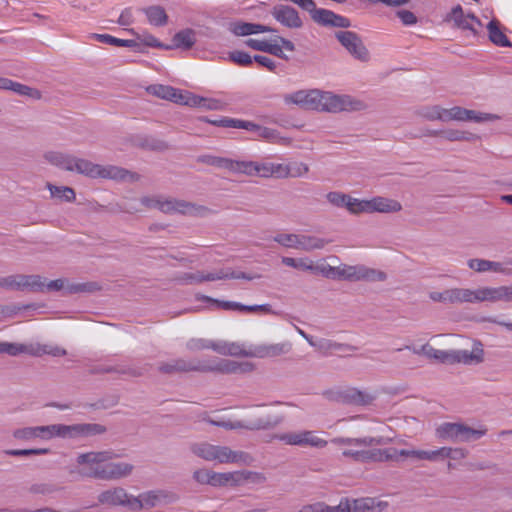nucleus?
Here are the masks:
<instances>
[{
    "instance_id": "1",
    "label": "nucleus",
    "mask_w": 512,
    "mask_h": 512,
    "mask_svg": "<svg viewBox=\"0 0 512 512\" xmlns=\"http://www.w3.org/2000/svg\"><path fill=\"white\" fill-rule=\"evenodd\" d=\"M330 442L339 447L343 458L353 462L378 463L396 459L395 448H376L386 443L383 437H335Z\"/></svg>"
},
{
    "instance_id": "2",
    "label": "nucleus",
    "mask_w": 512,
    "mask_h": 512,
    "mask_svg": "<svg viewBox=\"0 0 512 512\" xmlns=\"http://www.w3.org/2000/svg\"><path fill=\"white\" fill-rule=\"evenodd\" d=\"M114 453L110 451L88 452L79 454L76 462L83 466L79 474L87 478L105 481L119 480L130 476L134 466L128 462H112Z\"/></svg>"
},
{
    "instance_id": "3",
    "label": "nucleus",
    "mask_w": 512,
    "mask_h": 512,
    "mask_svg": "<svg viewBox=\"0 0 512 512\" xmlns=\"http://www.w3.org/2000/svg\"><path fill=\"white\" fill-rule=\"evenodd\" d=\"M105 428L96 423H79L73 425L52 424L46 426L24 427L13 431V437L18 440L29 441L40 438L49 440L54 437L63 439H82L101 434Z\"/></svg>"
},
{
    "instance_id": "4",
    "label": "nucleus",
    "mask_w": 512,
    "mask_h": 512,
    "mask_svg": "<svg viewBox=\"0 0 512 512\" xmlns=\"http://www.w3.org/2000/svg\"><path fill=\"white\" fill-rule=\"evenodd\" d=\"M159 371L165 374L183 373V372H220L235 373L240 369V364L231 360L219 361H201L197 359H171L160 363Z\"/></svg>"
},
{
    "instance_id": "5",
    "label": "nucleus",
    "mask_w": 512,
    "mask_h": 512,
    "mask_svg": "<svg viewBox=\"0 0 512 512\" xmlns=\"http://www.w3.org/2000/svg\"><path fill=\"white\" fill-rule=\"evenodd\" d=\"M5 353L10 356H17L20 354H27L34 357H41L43 355H51L53 357H61L67 354V351L57 345L41 344V343H10L0 342V354Z\"/></svg>"
},
{
    "instance_id": "6",
    "label": "nucleus",
    "mask_w": 512,
    "mask_h": 512,
    "mask_svg": "<svg viewBox=\"0 0 512 512\" xmlns=\"http://www.w3.org/2000/svg\"><path fill=\"white\" fill-rule=\"evenodd\" d=\"M485 434V429H474L462 423L451 422L442 423L435 430L438 439L453 443L475 441Z\"/></svg>"
},
{
    "instance_id": "7",
    "label": "nucleus",
    "mask_w": 512,
    "mask_h": 512,
    "mask_svg": "<svg viewBox=\"0 0 512 512\" xmlns=\"http://www.w3.org/2000/svg\"><path fill=\"white\" fill-rule=\"evenodd\" d=\"M317 111L339 113L342 111H357L363 108V103L349 95H337L332 92L320 91Z\"/></svg>"
},
{
    "instance_id": "8",
    "label": "nucleus",
    "mask_w": 512,
    "mask_h": 512,
    "mask_svg": "<svg viewBox=\"0 0 512 512\" xmlns=\"http://www.w3.org/2000/svg\"><path fill=\"white\" fill-rule=\"evenodd\" d=\"M74 171L92 178L100 177L114 180H125L131 176L127 170L122 168L116 166H100L78 157L75 162Z\"/></svg>"
},
{
    "instance_id": "9",
    "label": "nucleus",
    "mask_w": 512,
    "mask_h": 512,
    "mask_svg": "<svg viewBox=\"0 0 512 512\" xmlns=\"http://www.w3.org/2000/svg\"><path fill=\"white\" fill-rule=\"evenodd\" d=\"M178 499V496L168 490L155 489L140 493L134 496L130 502V511L138 512L143 509H151L162 504L173 503Z\"/></svg>"
},
{
    "instance_id": "10",
    "label": "nucleus",
    "mask_w": 512,
    "mask_h": 512,
    "mask_svg": "<svg viewBox=\"0 0 512 512\" xmlns=\"http://www.w3.org/2000/svg\"><path fill=\"white\" fill-rule=\"evenodd\" d=\"M148 93L161 99L169 100L177 104L188 106L201 105L202 97L196 96L190 92H183L168 85L154 84L147 88Z\"/></svg>"
},
{
    "instance_id": "11",
    "label": "nucleus",
    "mask_w": 512,
    "mask_h": 512,
    "mask_svg": "<svg viewBox=\"0 0 512 512\" xmlns=\"http://www.w3.org/2000/svg\"><path fill=\"white\" fill-rule=\"evenodd\" d=\"M140 201L148 208L157 209L168 214H191L194 210V206L189 202L163 196L143 197Z\"/></svg>"
},
{
    "instance_id": "12",
    "label": "nucleus",
    "mask_w": 512,
    "mask_h": 512,
    "mask_svg": "<svg viewBox=\"0 0 512 512\" xmlns=\"http://www.w3.org/2000/svg\"><path fill=\"white\" fill-rule=\"evenodd\" d=\"M0 288L44 292V281L39 275H9L0 277Z\"/></svg>"
},
{
    "instance_id": "13",
    "label": "nucleus",
    "mask_w": 512,
    "mask_h": 512,
    "mask_svg": "<svg viewBox=\"0 0 512 512\" xmlns=\"http://www.w3.org/2000/svg\"><path fill=\"white\" fill-rule=\"evenodd\" d=\"M325 396L327 399L338 403L361 406L369 405L374 400V396L370 393L353 387L327 391L325 392Z\"/></svg>"
},
{
    "instance_id": "14",
    "label": "nucleus",
    "mask_w": 512,
    "mask_h": 512,
    "mask_svg": "<svg viewBox=\"0 0 512 512\" xmlns=\"http://www.w3.org/2000/svg\"><path fill=\"white\" fill-rule=\"evenodd\" d=\"M337 279L348 281H382L385 279V274L381 271L367 268L364 265H340L336 271Z\"/></svg>"
},
{
    "instance_id": "15",
    "label": "nucleus",
    "mask_w": 512,
    "mask_h": 512,
    "mask_svg": "<svg viewBox=\"0 0 512 512\" xmlns=\"http://www.w3.org/2000/svg\"><path fill=\"white\" fill-rule=\"evenodd\" d=\"M335 37L355 59L361 62L369 61V51L358 34L352 31H337Z\"/></svg>"
},
{
    "instance_id": "16",
    "label": "nucleus",
    "mask_w": 512,
    "mask_h": 512,
    "mask_svg": "<svg viewBox=\"0 0 512 512\" xmlns=\"http://www.w3.org/2000/svg\"><path fill=\"white\" fill-rule=\"evenodd\" d=\"M253 461L252 456L244 451H235L228 446H212L211 462L219 464H243L249 465Z\"/></svg>"
},
{
    "instance_id": "17",
    "label": "nucleus",
    "mask_w": 512,
    "mask_h": 512,
    "mask_svg": "<svg viewBox=\"0 0 512 512\" xmlns=\"http://www.w3.org/2000/svg\"><path fill=\"white\" fill-rule=\"evenodd\" d=\"M44 281V291H60L64 290L65 294H76L81 292H93L99 289V286L95 282L86 283H69L64 279H56L46 282Z\"/></svg>"
},
{
    "instance_id": "18",
    "label": "nucleus",
    "mask_w": 512,
    "mask_h": 512,
    "mask_svg": "<svg viewBox=\"0 0 512 512\" xmlns=\"http://www.w3.org/2000/svg\"><path fill=\"white\" fill-rule=\"evenodd\" d=\"M133 495L129 494L122 487H113L102 491L97 499L102 505L107 506H123L130 510V502H132Z\"/></svg>"
},
{
    "instance_id": "19",
    "label": "nucleus",
    "mask_w": 512,
    "mask_h": 512,
    "mask_svg": "<svg viewBox=\"0 0 512 512\" xmlns=\"http://www.w3.org/2000/svg\"><path fill=\"white\" fill-rule=\"evenodd\" d=\"M478 299L481 302H512V285L498 287L482 286L478 287Z\"/></svg>"
},
{
    "instance_id": "20",
    "label": "nucleus",
    "mask_w": 512,
    "mask_h": 512,
    "mask_svg": "<svg viewBox=\"0 0 512 512\" xmlns=\"http://www.w3.org/2000/svg\"><path fill=\"white\" fill-rule=\"evenodd\" d=\"M320 91L318 89L299 90L285 97L286 103H293L305 109L317 110Z\"/></svg>"
},
{
    "instance_id": "21",
    "label": "nucleus",
    "mask_w": 512,
    "mask_h": 512,
    "mask_svg": "<svg viewBox=\"0 0 512 512\" xmlns=\"http://www.w3.org/2000/svg\"><path fill=\"white\" fill-rule=\"evenodd\" d=\"M271 14L279 23L288 28H300L303 24L298 12L290 6H276Z\"/></svg>"
},
{
    "instance_id": "22",
    "label": "nucleus",
    "mask_w": 512,
    "mask_h": 512,
    "mask_svg": "<svg viewBox=\"0 0 512 512\" xmlns=\"http://www.w3.org/2000/svg\"><path fill=\"white\" fill-rule=\"evenodd\" d=\"M451 19L458 28L469 30L473 34L477 33L475 25L481 26V21L474 14H464L460 5L454 7L451 11Z\"/></svg>"
},
{
    "instance_id": "23",
    "label": "nucleus",
    "mask_w": 512,
    "mask_h": 512,
    "mask_svg": "<svg viewBox=\"0 0 512 512\" xmlns=\"http://www.w3.org/2000/svg\"><path fill=\"white\" fill-rule=\"evenodd\" d=\"M237 173L268 178L271 177L270 162L238 161Z\"/></svg>"
},
{
    "instance_id": "24",
    "label": "nucleus",
    "mask_w": 512,
    "mask_h": 512,
    "mask_svg": "<svg viewBox=\"0 0 512 512\" xmlns=\"http://www.w3.org/2000/svg\"><path fill=\"white\" fill-rule=\"evenodd\" d=\"M467 265L470 269L478 272H494L500 274H509V270L504 266L503 263L497 261H491L486 259H469Z\"/></svg>"
},
{
    "instance_id": "25",
    "label": "nucleus",
    "mask_w": 512,
    "mask_h": 512,
    "mask_svg": "<svg viewBox=\"0 0 512 512\" xmlns=\"http://www.w3.org/2000/svg\"><path fill=\"white\" fill-rule=\"evenodd\" d=\"M261 276L258 274H247L241 271H234L231 268H222L220 270L205 273V281H216V280H224V279H244V280H254L259 279Z\"/></svg>"
},
{
    "instance_id": "26",
    "label": "nucleus",
    "mask_w": 512,
    "mask_h": 512,
    "mask_svg": "<svg viewBox=\"0 0 512 512\" xmlns=\"http://www.w3.org/2000/svg\"><path fill=\"white\" fill-rule=\"evenodd\" d=\"M483 349L479 346L474 347L472 351L453 350L452 364L463 363L466 365L479 364L483 361Z\"/></svg>"
},
{
    "instance_id": "27",
    "label": "nucleus",
    "mask_w": 512,
    "mask_h": 512,
    "mask_svg": "<svg viewBox=\"0 0 512 512\" xmlns=\"http://www.w3.org/2000/svg\"><path fill=\"white\" fill-rule=\"evenodd\" d=\"M315 349L325 356L331 355L334 352H352L356 350L352 345L325 338L318 339V343L315 344Z\"/></svg>"
},
{
    "instance_id": "28",
    "label": "nucleus",
    "mask_w": 512,
    "mask_h": 512,
    "mask_svg": "<svg viewBox=\"0 0 512 512\" xmlns=\"http://www.w3.org/2000/svg\"><path fill=\"white\" fill-rule=\"evenodd\" d=\"M402 208L401 204L392 199L384 197H375L369 200L368 213L380 212V213H391L398 212Z\"/></svg>"
},
{
    "instance_id": "29",
    "label": "nucleus",
    "mask_w": 512,
    "mask_h": 512,
    "mask_svg": "<svg viewBox=\"0 0 512 512\" xmlns=\"http://www.w3.org/2000/svg\"><path fill=\"white\" fill-rule=\"evenodd\" d=\"M415 354H423L430 359L437 360L441 363L452 364L453 350L436 349L429 344H424L420 349H413Z\"/></svg>"
},
{
    "instance_id": "30",
    "label": "nucleus",
    "mask_w": 512,
    "mask_h": 512,
    "mask_svg": "<svg viewBox=\"0 0 512 512\" xmlns=\"http://www.w3.org/2000/svg\"><path fill=\"white\" fill-rule=\"evenodd\" d=\"M198 162L226 169L230 172L237 173L238 161L230 158L218 157L211 154H205L198 157Z\"/></svg>"
},
{
    "instance_id": "31",
    "label": "nucleus",
    "mask_w": 512,
    "mask_h": 512,
    "mask_svg": "<svg viewBox=\"0 0 512 512\" xmlns=\"http://www.w3.org/2000/svg\"><path fill=\"white\" fill-rule=\"evenodd\" d=\"M45 159L49 163H51L61 169L74 172V167H75V162H76L77 157L70 155V154L51 151V152H47L45 154Z\"/></svg>"
},
{
    "instance_id": "32",
    "label": "nucleus",
    "mask_w": 512,
    "mask_h": 512,
    "mask_svg": "<svg viewBox=\"0 0 512 512\" xmlns=\"http://www.w3.org/2000/svg\"><path fill=\"white\" fill-rule=\"evenodd\" d=\"M202 121L209 123L213 126L224 127V128H233V129H250L253 127L251 121L229 118V117H219L216 119H209L207 117L201 118Z\"/></svg>"
},
{
    "instance_id": "33",
    "label": "nucleus",
    "mask_w": 512,
    "mask_h": 512,
    "mask_svg": "<svg viewBox=\"0 0 512 512\" xmlns=\"http://www.w3.org/2000/svg\"><path fill=\"white\" fill-rule=\"evenodd\" d=\"M299 512H350V503L348 500H342L336 506H328L324 503L317 502L304 505Z\"/></svg>"
},
{
    "instance_id": "34",
    "label": "nucleus",
    "mask_w": 512,
    "mask_h": 512,
    "mask_svg": "<svg viewBox=\"0 0 512 512\" xmlns=\"http://www.w3.org/2000/svg\"><path fill=\"white\" fill-rule=\"evenodd\" d=\"M490 41L499 47H511L512 43L500 29V24L496 20H491L487 25Z\"/></svg>"
},
{
    "instance_id": "35",
    "label": "nucleus",
    "mask_w": 512,
    "mask_h": 512,
    "mask_svg": "<svg viewBox=\"0 0 512 512\" xmlns=\"http://www.w3.org/2000/svg\"><path fill=\"white\" fill-rule=\"evenodd\" d=\"M283 421L280 415H266L255 420L249 421L250 426L247 430H268L277 427Z\"/></svg>"
},
{
    "instance_id": "36",
    "label": "nucleus",
    "mask_w": 512,
    "mask_h": 512,
    "mask_svg": "<svg viewBox=\"0 0 512 512\" xmlns=\"http://www.w3.org/2000/svg\"><path fill=\"white\" fill-rule=\"evenodd\" d=\"M291 345L289 343H277L258 346L254 352L257 357H273L289 352Z\"/></svg>"
},
{
    "instance_id": "37",
    "label": "nucleus",
    "mask_w": 512,
    "mask_h": 512,
    "mask_svg": "<svg viewBox=\"0 0 512 512\" xmlns=\"http://www.w3.org/2000/svg\"><path fill=\"white\" fill-rule=\"evenodd\" d=\"M173 47L190 49L196 42V35L192 29H184L177 32L173 37Z\"/></svg>"
},
{
    "instance_id": "38",
    "label": "nucleus",
    "mask_w": 512,
    "mask_h": 512,
    "mask_svg": "<svg viewBox=\"0 0 512 512\" xmlns=\"http://www.w3.org/2000/svg\"><path fill=\"white\" fill-rule=\"evenodd\" d=\"M143 12L151 25L160 27L166 25L168 21V16L161 6H150L143 9Z\"/></svg>"
},
{
    "instance_id": "39",
    "label": "nucleus",
    "mask_w": 512,
    "mask_h": 512,
    "mask_svg": "<svg viewBox=\"0 0 512 512\" xmlns=\"http://www.w3.org/2000/svg\"><path fill=\"white\" fill-rule=\"evenodd\" d=\"M453 294H454V296H453L454 304L479 303L478 288H476V289L453 288Z\"/></svg>"
},
{
    "instance_id": "40",
    "label": "nucleus",
    "mask_w": 512,
    "mask_h": 512,
    "mask_svg": "<svg viewBox=\"0 0 512 512\" xmlns=\"http://www.w3.org/2000/svg\"><path fill=\"white\" fill-rule=\"evenodd\" d=\"M237 477H239V475L236 471L224 473L211 471L209 485L213 487H220L228 484L236 486Z\"/></svg>"
},
{
    "instance_id": "41",
    "label": "nucleus",
    "mask_w": 512,
    "mask_h": 512,
    "mask_svg": "<svg viewBox=\"0 0 512 512\" xmlns=\"http://www.w3.org/2000/svg\"><path fill=\"white\" fill-rule=\"evenodd\" d=\"M325 240L309 235L298 234L297 249L304 251H311L315 249H322L325 246Z\"/></svg>"
},
{
    "instance_id": "42",
    "label": "nucleus",
    "mask_w": 512,
    "mask_h": 512,
    "mask_svg": "<svg viewBox=\"0 0 512 512\" xmlns=\"http://www.w3.org/2000/svg\"><path fill=\"white\" fill-rule=\"evenodd\" d=\"M281 261L284 265L295 269L312 272L318 271V266H315L313 261L307 257L297 259L292 257H282Z\"/></svg>"
},
{
    "instance_id": "43",
    "label": "nucleus",
    "mask_w": 512,
    "mask_h": 512,
    "mask_svg": "<svg viewBox=\"0 0 512 512\" xmlns=\"http://www.w3.org/2000/svg\"><path fill=\"white\" fill-rule=\"evenodd\" d=\"M215 352L222 355L230 356H246L245 350L237 343H229L226 341H216Z\"/></svg>"
},
{
    "instance_id": "44",
    "label": "nucleus",
    "mask_w": 512,
    "mask_h": 512,
    "mask_svg": "<svg viewBox=\"0 0 512 512\" xmlns=\"http://www.w3.org/2000/svg\"><path fill=\"white\" fill-rule=\"evenodd\" d=\"M309 13L314 22L326 27L332 26L335 12L324 8H317L314 3V10H310Z\"/></svg>"
},
{
    "instance_id": "45",
    "label": "nucleus",
    "mask_w": 512,
    "mask_h": 512,
    "mask_svg": "<svg viewBox=\"0 0 512 512\" xmlns=\"http://www.w3.org/2000/svg\"><path fill=\"white\" fill-rule=\"evenodd\" d=\"M47 188L50 191V194L54 198H58L65 202H73L75 200V192L72 188L67 186H55L53 184L48 183Z\"/></svg>"
},
{
    "instance_id": "46",
    "label": "nucleus",
    "mask_w": 512,
    "mask_h": 512,
    "mask_svg": "<svg viewBox=\"0 0 512 512\" xmlns=\"http://www.w3.org/2000/svg\"><path fill=\"white\" fill-rule=\"evenodd\" d=\"M442 137L449 141H475L479 139L476 134L456 129H448L443 131Z\"/></svg>"
},
{
    "instance_id": "47",
    "label": "nucleus",
    "mask_w": 512,
    "mask_h": 512,
    "mask_svg": "<svg viewBox=\"0 0 512 512\" xmlns=\"http://www.w3.org/2000/svg\"><path fill=\"white\" fill-rule=\"evenodd\" d=\"M438 460L450 458L461 460L467 456V450L463 448L440 447L437 449Z\"/></svg>"
},
{
    "instance_id": "48",
    "label": "nucleus",
    "mask_w": 512,
    "mask_h": 512,
    "mask_svg": "<svg viewBox=\"0 0 512 512\" xmlns=\"http://www.w3.org/2000/svg\"><path fill=\"white\" fill-rule=\"evenodd\" d=\"M93 38H95L101 43L112 46L133 47L135 45V42L133 40L120 39L109 34H94Z\"/></svg>"
},
{
    "instance_id": "49",
    "label": "nucleus",
    "mask_w": 512,
    "mask_h": 512,
    "mask_svg": "<svg viewBox=\"0 0 512 512\" xmlns=\"http://www.w3.org/2000/svg\"><path fill=\"white\" fill-rule=\"evenodd\" d=\"M197 299L208 303L211 307L221 308L223 310H237V311L240 310L241 303H239V302L220 301V300L213 299V298H211L209 296H205V295L198 296Z\"/></svg>"
},
{
    "instance_id": "50",
    "label": "nucleus",
    "mask_w": 512,
    "mask_h": 512,
    "mask_svg": "<svg viewBox=\"0 0 512 512\" xmlns=\"http://www.w3.org/2000/svg\"><path fill=\"white\" fill-rule=\"evenodd\" d=\"M212 446H213V444H211V443L200 442V443L192 444L190 449H191V452L195 456H197L205 461L211 462Z\"/></svg>"
},
{
    "instance_id": "51",
    "label": "nucleus",
    "mask_w": 512,
    "mask_h": 512,
    "mask_svg": "<svg viewBox=\"0 0 512 512\" xmlns=\"http://www.w3.org/2000/svg\"><path fill=\"white\" fill-rule=\"evenodd\" d=\"M497 119H499V117L495 114L483 113L469 109H466L464 115V121H472L477 123L495 121Z\"/></svg>"
},
{
    "instance_id": "52",
    "label": "nucleus",
    "mask_w": 512,
    "mask_h": 512,
    "mask_svg": "<svg viewBox=\"0 0 512 512\" xmlns=\"http://www.w3.org/2000/svg\"><path fill=\"white\" fill-rule=\"evenodd\" d=\"M176 281L183 285L199 284L205 281V273L201 271L185 272L178 275Z\"/></svg>"
},
{
    "instance_id": "53",
    "label": "nucleus",
    "mask_w": 512,
    "mask_h": 512,
    "mask_svg": "<svg viewBox=\"0 0 512 512\" xmlns=\"http://www.w3.org/2000/svg\"><path fill=\"white\" fill-rule=\"evenodd\" d=\"M327 441L318 437L314 431H302V445L315 448H324Z\"/></svg>"
},
{
    "instance_id": "54",
    "label": "nucleus",
    "mask_w": 512,
    "mask_h": 512,
    "mask_svg": "<svg viewBox=\"0 0 512 512\" xmlns=\"http://www.w3.org/2000/svg\"><path fill=\"white\" fill-rule=\"evenodd\" d=\"M8 90L13 91L18 95L27 96L34 99H39L41 97V94L37 89L31 88L27 85L15 82L13 80L12 85L9 87Z\"/></svg>"
},
{
    "instance_id": "55",
    "label": "nucleus",
    "mask_w": 512,
    "mask_h": 512,
    "mask_svg": "<svg viewBox=\"0 0 512 512\" xmlns=\"http://www.w3.org/2000/svg\"><path fill=\"white\" fill-rule=\"evenodd\" d=\"M368 207H369V200H360V199L348 196V200L346 202V208L350 213H352V214L368 213Z\"/></svg>"
},
{
    "instance_id": "56",
    "label": "nucleus",
    "mask_w": 512,
    "mask_h": 512,
    "mask_svg": "<svg viewBox=\"0 0 512 512\" xmlns=\"http://www.w3.org/2000/svg\"><path fill=\"white\" fill-rule=\"evenodd\" d=\"M239 477L236 478V486L244 482L262 483L265 481V476L258 472L252 471H236Z\"/></svg>"
},
{
    "instance_id": "57",
    "label": "nucleus",
    "mask_w": 512,
    "mask_h": 512,
    "mask_svg": "<svg viewBox=\"0 0 512 512\" xmlns=\"http://www.w3.org/2000/svg\"><path fill=\"white\" fill-rule=\"evenodd\" d=\"M308 171V165L303 162H291L286 164L287 177L300 178L305 176Z\"/></svg>"
},
{
    "instance_id": "58",
    "label": "nucleus",
    "mask_w": 512,
    "mask_h": 512,
    "mask_svg": "<svg viewBox=\"0 0 512 512\" xmlns=\"http://www.w3.org/2000/svg\"><path fill=\"white\" fill-rule=\"evenodd\" d=\"M272 439H277L284 442L287 445L291 446H301L302 445V431L301 432H289L282 434H275L272 436Z\"/></svg>"
},
{
    "instance_id": "59",
    "label": "nucleus",
    "mask_w": 512,
    "mask_h": 512,
    "mask_svg": "<svg viewBox=\"0 0 512 512\" xmlns=\"http://www.w3.org/2000/svg\"><path fill=\"white\" fill-rule=\"evenodd\" d=\"M228 59L239 66L247 67L252 64L254 57L247 52L235 50L228 54Z\"/></svg>"
},
{
    "instance_id": "60",
    "label": "nucleus",
    "mask_w": 512,
    "mask_h": 512,
    "mask_svg": "<svg viewBox=\"0 0 512 512\" xmlns=\"http://www.w3.org/2000/svg\"><path fill=\"white\" fill-rule=\"evenodd\" d=\"M253 127L250 129H246L247 131L256 133L259 137L263 139H267L272 142H276L278 135L277 132L271 128L268 127H262L260 125H257L256 123L252 122Z\"/></svg>"
},
{
    "instance_id": "61",
    "label": "nucleus",
    "mask_w": 512,
    "mask_h": 512,
    "mask_svg": "<svg viewBox=\"0 0 512 512\" xmlns=\"http://www.w3.org/2000/svg\"><path fill=\"white\" fill-rule=\"evenodd\" d=\"M350 512H374V500L371 498H363L353 501L350 505Z\"/></svg>"
},
{
    "instance_id": "62",
    "label": "nucleus",
    "mask_w": 512,
    "mask_h": 512,
    "mask_svg": "<svg viewBox=\"0 0 512 512\" xmlns=\"http://www.w3.org/2000/svg\"><path fill=\"white\" fill-rule=\"evenodd\" d=\"M453 296V288L446 289L442 292L432 291L429 293V298L432 301L444 304H454Z\"/></svg>"
},
{
    "instance_id": "63",
    "label": "nucleus",
    "mask_w": 512,
    "mask_h": 512,
    "mask_svg": "<svg viewBox=\"0 0 512 512\" xmlns=\"http://www.w3.org/2000/svg\"><path fill=\"white\" fill-rule=\"evenodd\" d=\"M216 341H210L207 339L197 338L190 339L187 342V348L191 351L204 350V349H212L215 351Z\"/></svg>"
},
{
    "instance_id": "64",
    "label": "nucleus",
    "mask_w": 512,
    "mask_h": 512,
    "mask_svg": "<svg viewBox=\"0 0 512 512\" xmlns=\"http://www.w3.org/2000/svg\"><path fill=\"white\" fill-rule=\"evenodd\" d=\"M274 241L286 248L297 249L298 234H277L274 236Z\"/></svg>"
}]
</instances>
